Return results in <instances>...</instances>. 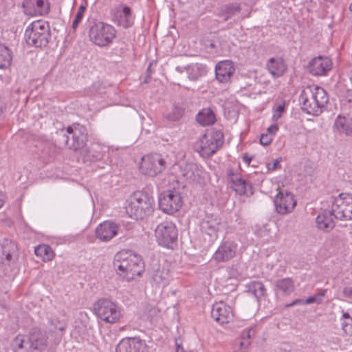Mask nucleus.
I'll list each match as a JSON object with an SVG mask.
<instances>
[{"label": "nucleus", "instance_id": "f257e3e1", "mask_svg": "<svg viewBox=\"0 0 352 352\" xmlns=\"http://www.w3.org/2000/svg\"><path fill=\"white\" fill-rule=\"evenodd\" d=\"M113 265L118 274L127 280L134 279L135 276H140L144 271L141 256L131 250L118 252L115 255Z\"/></svg>", "mask_w": 352, "mask_h": 352}, {"label": "nucleus", "instance_id": "f03ea898", "mask_svg": "<svg viewBox=\"0 0 352 352\" xmlns=\"http://www.w3.org/2000/svg\"><path fill=\"white\" fill-rule=\"evenodd\" d=\"M329 100L326 91L318 86L307 87L300 96L302 109L308 114L318 116Z\"/></svg>", "mask_w": 352, "mask_h": 352}, {"label": "nucleus", "instance_id": "7ed1b4c3", "mask_svg": "<svg viewBox=\"0 0 352 352\" xmlns=\"http://www.w3.org/2000/svg\"><path fill=\"white\" fill-rule=\"evenodd\" d=\"M153 198L151 192L146 190L134 192L130 201L126 206V212L133 219H142L152 214L153 211Z\"/></svg>", "mask_w": 352, "mask_h": 352}, {"label": "nucleus", "instance_id": "20e7f679", "mask_svg": "<svg viewBox=\"0 0 352 352\" xmlns=\"http://www.w3.org/2000/svg\"><path fill=\"white\" fill-rule=\"evenodd\" d=\"M59 142L74 151L84 150L88 141L86 128L80 124H74L67 128L66 132L62 129L58 133Z\"/></svg>", "mask_w": 352, "mask_h": 352}, {"label": "nucleus", "instance_id": "39448f33", "mask_svg": "<svg viewBox=\"0 0 352 352\" xmlns=\"http://www.w3.org/2000/svg\"><path fill=\"white\" fill-rule=\"evenodd\" d=\"M51 38L50 27L47 22L37 21L32 23L25 30L26 43L35 47L47 45Z\"/></svg>", "mask_w": 352, "mask_h": 352}, {"label": "nucleus", "instance_id": "423d86ee", "mask_svg": "<svg viewBox=\"0 0 352 352\" xmlns=\"http://www.w3.org/2000/svg\"><path fill=\"white\" fill-rule=\"evenodd\" d=\"M116 34V30L113 26L102 21L94 23L89 31L91 41L100 47L107 46L111 43Z\"/></svg>", "mask_w": 352, "mask_h": 352}, {"label": "nucleus", "instance_id": "0eeeda50", "mask_svg": "<svg viewBox=\"0 0 352 352\" xmlns=\"http://www.w3.org/2000/svg\"><path fill=\"white\" fill-rule=\"evenodd\" d=\"M94 310L97 317L107 323H116L121 316L118 305L105 298L96 301L94 305Z\"/></svg>", "mask_w": 352, "mask_h": 352}, {"label": "nucleus", "instance_id": "6e6552de", "mask_svg": "<svg viewBox=\"0 0 352 352\" xmlns=\"http://www.w3.org/2000/svg\"><path fill=\"white\" fill-rule=\"evenodd\" d=\"M158 244L168 249H173L177 243L178 232L176 226L170 221L160 223L155 230Z\"/></svg>", "mask_w": 352, "mask_h": 352}, {"label": "nucleus", "instance_id": "1a4fd4ad", "mask_svg": "<svg viewBox=\"0 0 352 352\" xmlns=\"http://www.w3.org/2000/svg\"><path fill=\"white\" fill-rule=\"evenodd\" d=\"M160 208L166 214L177 212L182 206L180 192L175 189L162 192L158 198Z\"/></svg>", "mask_w": 352, "mask_h": 352}, {"label": "nucleus", "instance_id": "9d476101", "mask_svg": "<svg viewBox=\"0 0 352 352\" xmlns=\"http://www.w3.org/2000/svg\"><path fill=\"white\" fill-rule=\"evenodd\" d=\"M166 162L160 154L153 153L142 158L140 170L144 175L155 177L165 168Z\"/></svg>", "mask_w": 352, "mask_h": 352}, {"label": "nucleus", "instance_id": "9b49d317", "mask_svg": "<svg viewBox=\"0 0 352 352\" xmlns=\"http://www.w3.org/2000/svg\"><path fill=\"white\" fill-rule=\"evenodd\" d=\"M221 219L213 214H206L200 222V230L208 236V241L213 242L218 237Z\"/></svg>", "mask_w": 352, "mask_h": 352}, {"label": "nucleus", "instance_id": "f8f14e48", "mask_svg": "<svg viewBox=\"0 0 352 352\" xmlns=\"http://www.w3.org/2000/svg\"><path fill=\"white\" fill-rule=\"evenodd\" d=\"M116 352H148V349L145 340L138 337H129L120 341Z\"/></svg>", "mask_w": 352, "mask_h": 352}, {"label": "nucleus", "instance_id": "ddd939ff", "mask_svg": "<svg viewBox=\"0 0 352 352\" xmlns=\"http://www.w3.org/2000/svg\"><path fill=\"white\" fill-rule=\"evenodd\" d=\"M276 211L280 214L291 212L296 205L294 195L292 192H279L274 200Z\"/></svg>", "mask_w": 352, "mask_h": 352}, {"label": "nucleus", "instance_id": "4468645a", "mask_svg": "<svg viewBox=\"0 0 352 352\" xmlns=\"http://www.w3.org/2000/svg\"><path fill=\"white\" fill-rule=\"evenodd\" d=\"M122 10L116 7L111 10L113 21L119 26L126 29L131 27L134 23L131 9L126 5H122Z\"/></svg>", "mask_w": 352, "mask_h": 352}, {"label": "nucleus", "instance_id": "2eb2a0df", "mask_svg": "<svg viewBox=\"0 0 352 352\" xmlns=\"http://www.w3.org/2000/svg\"><path fill=\"white\" fill-rule=\"evenodd\" d=\"M27 337V345L32 350H44L47 345V336L46 332L38 328L32 329Z\"/></svg>", "mask_w": 352, "mask_h": 352}, {"label": "nucleus", "instance_id": "dca6fc26", "mask_svg": "<svg viewBox=\"0 0 352 352\" xmlns=\"http://www.w3.org/2000/svg\"><path fill=\"white\" fill-rule=\"evenodd\" d=\"M237 245L230 241L223 242L213 254L212 258L217 263H223L233 258L236 253Z\"/></svg>", "mask_w": 352, "mask_h": 352}, {"label": "nucleus", "instance_id": "f3484780", "mask_svg": "<svg viewBox=\"0 0 352 352\" xmlns=\"http://www.w3.org/2000/svg\"><path fill=\"white\" fill-rule=\"evenodd\" d=\"M331 67L332 62L328 57L319 56L309 61L307 69L314 76H324L331 70Z\"/></svg>", "mask_w": 352, "mask_h": 352}, {"label": "nucleus", "instance_id": "a211bd4d", "mask_svg": "<svg viewBox=\"0 0 352 352\" xmlns=\"http://www.w3.org/2000/svg\"><path fill=\"white\" fill-rule=\"evenodd\" d=\"M211 317L221 324L228 323L233 318L232 309L223 302L212 305Z\"/></svg>", "mask_w": 352, "mask_h": 352}, {"label": "nucleus", "instance_id": "6ab92c4d", "mask_svg": "<svg viewBox=\"0 0 352 352\" xmlns=\"http://www.w3.org/2000/svg\"><path fill=\"white\" fill-rule=\"evenodd\" d=\"M107 147L99 143H92L82 152L84 162H96L103 160Z\"/></svg>", "mask_w": 352, "mask_h": 352}, {"label": "nucleus", "instance_id": "aec40b11", "mask_svg": "<svg viewBox=\"0 0 352 352\" xmlns=\"http://www.w3.org/2000/svg\"><path fill=\"white\" fill-rule=\"evenodd\" d=\"M195 151L202 157H209L214 155L217 149L209 138V134H204L194 144Z\"/></svg>", "mask_w": 352, "mask_h": 352}, {"label": "nucleus", "instance_id": "412c9836", "mask_svg": "<svg viewBox=\"0 0 352 352\" xmlns=\"http://www.w3.org/2000/svg\"><path fill=\"white\" fill-rule=\"evenodd\" d=\"M235 72V67L231 60H223L215 67V76L217 80L225 83L230 81Z\"/></svg>", "mask_w": 352, "mask_h": 352}, {"label": "nucleus", "instance_id": "4be33fe9", "mask_svg": "<svg viewBox=\"0 0 352 352\" xmlns=\"http://www.w3.org/2000/svg\"><path fill=\"white\" fill-rule=\"evenodd\" d=\"M118 226L111 221L100 223L96 230V236L102 241H109L118 234Z\"/></svg>", "mask_w": 352, "mask_h": 352}, {"label": "nucleus", "instance_id": "5701e85b", "mask_svg": "<svg viewBox=\"0 0 352 352\" xmlns=\"http://www.w3.org/2000/svg\"><path fill=\"white\" fill-rule=\"evenodd\" d=\"M333 215L334 213L331 210H324L321 214H319L316 219L317 228L327 232L332 230L336 226Z\"/></svg>", "mask_w": 352, "mask_h": 352}, {"label": "nucleus", "instance_id": "b1692460", "mask_svg": "<svg viewBox=\"0 0 352 352\" xmlns=\"http://www.w3.org/2000/svg\"><path fill=\"white\" fill-rule=\"evenodd\" d=\"M231 188L239 195L248 196L253 195V184L248 181L236 176V178H232Z\"/></svg>", "mask_w": 352, "mask_h": 352}, {"label": "nucleus", "instance_id": "393cba45", "mask_svg": "<svg viewBox=\"0 0 352 352\" xmlns=\"http://www.w3.org/2000/svg\"><path fill=\"white\" fill-rule=\"evenodd\" d=\"M270 73L274 77L281 76L287 69V65L280 58H271L267 63Z\"/></svg>", "mask_w": 352, "mask_h": 352}, {"label": "nucleus", "instance_id": "a878e982", "mask_svg": "<svg viewBox=\"0 0 352 352\" xmlns=\"http://www.w3.org/2000/svg\"><path fill=\"white\" fill-rule=\"evenodd\" d=\"M246 292L252 294L257 300L267 296V289L261 281L253 280L245 286Z\"/></svg>", "mask_w": 352, "mask_h": 352}, {"label": "nucleus", "instance_id": "bb28decb", "mask_svg": "<svg viewBox=\"0 0 352 352\" xmlns=\"http://www.w3.org/2000/svg\"><path fill=\"white\" fill-rule=\"evenodd\" d=\"M198 123L202 126H209L216 122V116L210 108H204L196 116Z\"/></svg>", "mask_w": 352, "mask_h": 352}, {"label": "nucleus", "instance_id": "cd10ccee", "mask_svg": "<svg viewBox=\"0 0 352 352\" xmlns=\"http://www.w3.org/2000/svg\"><path fill=\"white\" fill-rule=\"evenodd\" d=\"M327 289H321L319 292H318L314 296H311L308 297L306 300L303 299H296L292 302L291 303L286 305L287 307H293L295 305H305V304H321L323 302V298L326 295Z\"/></svg>", "mask_w": 352, "mask_h": 352}, {"label": "nucleus", "instance_id": "c85d7f7f", "mask_svg": "<svg viewBox=\"0 0 352 352\" xmlns=\"http://www.w3.org/2000/svg\"><path fill=\"white\" fill-rule=\"evenodd\" d=\"M206 73V66L201 63H194L187 66L188 77L190 80L195 81Z\"/></svg>", "mask_w": 352, "mask_h": 352}, {"label": "nucleus", "instance_id": "c756f323", "mask_svg": "<svg viewBox=\"0 0 352 352\" xmlns=\"http://www.w3.org/2000/svg\"><path fill=\"white\" fill-rule=\"evenodd\" d=\"M275 289L284 295H289L295 289L294 282L291 278L278 279L274 283Z\"/></svg>", "mask_w": 352, "mask_h": 352}, {"label": "nucleus", "instance_id": "7c9ffc66", "mask_svg": "<svg viewBox=\"0 0 352 352\" xmlns=\"http://www.w3.org/2000/svg\"><path fill=\"white\" fill-rule=\"evenodd\" d=\"M241 10V7L237 3L226 4L221 7L219 16L223 17V21H227L233 16L239 14Z\"/></svg>", "mask_w": 352, "mask_h": 352}, {"label": "nucleus", "instance_id": "2f4dec72", "mask_svg": "<svg viewBox=\"0 0 352 352\" xmlns=\"http://www.w3.org/2000/svg\"><path fill=\"white\" fill-rule=\"evenodd\" d=\"M334 126L342 133L347 136H352V122L341 116H338L335 121Z\"/></svg>", "mask_w": 352, "mask_h": 352}, {"label": "nucleus", "instance_id": "473e14b6", "mask_svg": "<svg viewBox=\"0 0 352 352\" xmlns=\"http://www.w3.org/2000/svg\"><path fill=\"white\" fill-rule=\"evenodd\" d=\"M201 173L197 164L188 163L184 168L183 175L186 179L195 181L200 177Z\"/></svg>", "mask_w": 352, "mask_h": 352}, {"label": "nucleus", "instance_id": "72a5a7b5", "mask_svg": "<svg viewBox=\"0 0 352 352\" xmlns=\"http://www.w3.org/2000/svg\"><path fill=\"white\" fill-rule=\"evenodd\" d=\"M185 109L182 104H175L168 113L164 116V118L170 122H178L184 115Z\"/></svg>", "mask_w": 352, "mask_h": 352}, {"label": "nucleus", "instance_id": "f704fd0d", "mask_svg": "<svg viewBox=\"0 0 352 352\" xmlns=\"http://www.w3.org/2000/svg\"><path fill=\"white\" fill-rule=\"evenodd\" d=\"M2 255L6 256V260L9 262L12 257V254L17 250L16 245L8 239H3L1 242Z\"/></svg>", "mask_w": 352, "mask_h": 352}, {"label": "nucleus", "instance_id": "c9c22d12", "mask_svg": "<svg viewBox=\"0 0 352 352\" xmlns=\"http://www.w3.org/2000/svg\"><path fill=\"white\" fill-rule=\"evenodd\" d=\"M11 51L5 45H0V69L8 67L12 62Z\"/></svg>", "mask_w": 352, "mask_h": 352}, {"label": "nucleus", "instance_id": "e433bc0d", "mask_svg": "<svg viewBox=\"0 0 352 352\" xmlns=\"http://www.w3.org/2000/svg\"><path fill=\"white\" fill-rule=\"evenodd\" d=\"M26 342V336H17L12 342V347L14 352H30L32 351L31 347L27 345Z\"/></svg>", "mask_w": 352, "mask_h": 352}, {"label": "nucleus", "instance_id": "4c0bfd02", "mask_svg": "<svg viewBox=\"0 0 352 352\" xmlns=\"http://www.w3.org/2000/svg\"><path fill=\"white\" fill-rule=\"evenodd\" d=\"M349 199L352 201V194L349 192L340 193L338 197L333 198L331 210L333 213L337 209L344 208V200Z\"/></svg>", "mask_w": 352, "mask_h": 352}, {"label": "nucleus", "instance_id": "58836bf2", "mask_svg": "<svg viewBox=\"0 0 352 352\" xmlns=\"http://www.w3.org/2000/svg\"><path fill=\"white\" fill-rule=\"evenodd\" d=\"M37 256L42 257L43 260L51 261L54 258V252L47 245H40L34 250Z\"/></svg>", "mask_w": 352, "mask_h": 352}, {"label": "nucleus", "instance_id": "ea45409f", "mask_svg": "<svg viewBox=\"0 0 352 352\" xmlns=\"http://www.w3.org/2000/svg\"><path fill=\"white\" fill-rule=\"evenodd\" d=\"M159 312V309L155 307L147 305L144 307L142 317L144 320H149L151 322H153L155 318L157 316Z\"/></svg>", "mask_w": 352, "mask_h": 352}, {"label": "nucleus", "instance_id": "a19ab883", "mask_svg": "<svg viewBox=\"0 0 352 352\" xmlns=\"http://www.w3.org/2000/svg\"><path fill=\"white\" fill-rule=\"evenodd\" d=\"M342 318L346 320L342 324V330L346 334L352 336V311L343 312Z\"/></svg>", "mask_w": 352, "mask_h": 352}, {"label": "nucleus", "instance_id": "79ce46f5", "mask_svg": "<svg viewBox=\"0 0 352 352\" xmlns=\"http://www.w3.org/2000/svg\"><path fill=\"white\" fill-rule=\"evenodd\" d=\"M209 138L212 141V143L217 146V149L223 144V133L221 130H214L209 134Z\"/></svg>", "mask_w": 352, "mask_h": 352}, {"label": "nucleus", "instance_id": "37998d69", "mask_svg": "<svg viewBox=\"0 0 352 352\" xmlns=\"http://www.w3.org/2000/svg\"><path fill=\"white\" fill-rule=\"evenodd\" d=\"M36 15L46 14L50 12V7L48 2L44 0H36Z\"/></svg>", "mask_w": 352, "mask_h": 352}, {"label": "nucleus", "instance_id": "c03bdc74", "mask_svg": "<svg viewBox=\"0 0 352 352\" xmlns=\"http://www.w3.org/2000/svg\"><path fill=\"white\" fill-rule=\"evenodd\" d=\"M36 0H24L22 4L25 14L36 16Z\"/></svg>", "mask_w": 352, "mask_h": 352}, {"label": "nucleus", "instance_id": "a18cd8bd", "mask_svg": "<svg viewBox=\"0 0 352 352\" xmlns=\"http://www.w3.org/2000/svg\"><path fill=\"white\" fill-rule=\"evenodd\" d=\"M85 10H86V8L85 6H82L81 5L79 8H78V12L76 13V16H75V19L73 21V23H72V29L73 30H76L80 22L81 21L82 17H83V15H84V13L85 12Z\"/></svg>", "mask_w": 352, "mask_h": 352}, {"label": "nucleus", "instance_id": "49530a36", "mask_svg": "<svg viewBox=\"0 0 352 352\" xmlns=\"http://www.w3.org/2000/svg\"><path fill=\"white\" fill-rule=\"evenodd\" d=\"M348 208H344L340 209H337L334 212L333 219H336L341 221H346L351 220L352 219L351 216H348L346 212H347Z\"/></svg>", "mask_w": 352, "mask_h": 352}, {"label": "nucleus", "instance_id": "de8ad7c7", "mask_svg": "<svg viewBox=\"0 0 352 352\" xmlns=\"http://www.w3.org/2000/svg\"><path fill=\"white\" fill-rule=\"evenodd\" d=\"M153 280L159 285H166L167 283L166 278L163 276V273L160 272H156L153 276Z\"/></svg>", "mask_w": 352, "mask_h": 352}, {"label": "nucleus", "instance_id": "09e8293b", "mask_svg": "<svg viewBox=\"0 0 352 352\" xmlns=\"http://www.w3.org/2000/svg\"><path fill=\"white\" fill-rule=\"evenodd\" d=\"M272 140L273 137H272L270 134L265 133L261 135L260 143L263 146H268L272 143Z\"/></svg>", "mask_w": 352, "mask_h": 352}, {"label": "nucleus", "instance_id": "8fccbe9b", "mask_svg": "<svg viewBox=\"0 0 352 352\" xmlns=\"http://www.w3.org/2000/svg\"><path fill=\"white\" fill-rule=\"evenodd\" d=\"M281 161H282V158L278 157V158L274 160L272 164L268 163L267 164V168L268 170H276L278 168H280V162Z\"/></svg>", "mask_w": 352, "mask_h": 352}, {"label": "nucleus", "instance_id": "3c124183", "mask_svg": "<svg viewBox=\"0 0 352 352\" xmlns=\"http://www.w3.org/2000/svg\"><path fill=\"white\" fill-rule=\"evenodd\" d=\"M251 344V341L248 339L241 340L236 344V346L241 349H246L248 351L249 346Z\"/></svg>", "mask_w": 352, "mask_h": 352}, {"label": "nucleus", "instance_id": "603ef678", "mask_svg": "<svg viewBox=\"0 0 352 352\" xmlns=\"http://www.w3.org/2000/svg\"><path fill=\"white\" fill-rule=\"evenodd\" d=\"M254 330L253 329H249L248 331H244L242 333L241 339L242 340L248 339L249 340H250V338L252 336H254Z\"/></svg>", "mask_w": 352, "mask_h": 352}, {"label": "nucleus", "instance_id": "864d4df0", "mask_svg": "<svg viewBox=\"0 0 352 352\" xmlns=\"http://www.w3.org/2000/svg\"><path fill=\"white\" fill-rule=\"evenodd\" d=\"M278 130V126L276 124H272L267 129V134H270L273 137Z\"/></svg>", "mask_w": 352, "mask_h": 352}, {"label": "nucleus", "instance_id": "5fc2aeb1", "mask_svg": "<svg viewBox=\"0 0 352 352\" xmlns=\"http://www.w3.org/2000/svg\"><path fill=\"white\" fill-rule=\"evenodd\" d=\"M285 111V102L282 104H279L276 108L277 113L274 115V118L278 119L281 117L282 113Z\"/></svg>", "mask_w": 352, "mask_h": 352}, {"label": "nucleus", "instance_id": "6e6d98bb", "mask_svg": "<svg viewBox=\"0 0 352 352\" xmlns=\"http://www.w3.org/2000/svg\"><path fill=\"white\" fill-rule=\"evenodd\" d=\"M342 294L344 297L352 298V287H344Z\"/></svg>", "mask_w": 352, "mask_h": 352}, {"label": "nucleus", "instance_id": "4d7b16f0", "mask_svg": "<svg viewBox=\"0 0 352 352\" xmlns=\"http://www.w3.org/2000/svg\"><path fill=\"white\" fill-rule=\"evenodd\" d=\"M175 346L176 350L175 352H186L184 348L182 347V342L179 338L175 339Z\"/></svg>", "mask_w": 352, "mask_h": 352}, {"label": "nucleus", "instance_id": "13d9d810", "mask_svg": "<svg viewBox=\"0 0 352 352\" xmlns=\"http://www.w3.org/2000/svg\"><path fill=\"white\" fill-rule=\"evenodd\" d=\"M252 157H250L248 153H245L243 156V160L248 164H250Z\"/></svg>", "mask_w": 352, "mask_h": 352}, {"label": "nucleus", "instance_id": "bf43d9fd", "mask_svg": "<svg viewBox=\"0 0 352 352\" xmlns=\"http://www.w3.org/2000/svg\"><path fill=\"white\" fill-rule=\"evenodd\" d=\"M151 73V63L149 64L147 69H146V77L144 80V82L145 83H147L148 81V78H150V74Z\"/></svg>", "mask_w": 352, "mask_h": 352}, {"label": "nucleus", "instance_id": "052dcab7", "mask_svg": "<svg viewBox=\"0 0 352 352\" xmlns=\"http://www.w3.org/2000/svg\"><path fill=\"white\" fill-rule=\"evenodd\" d=\"M52 324H54L55 329H58L60 331H64L65 330V329H66V326L64 324H60V326H57L55 323H54L53 320L52 321Z\"/></svg>", "mask_w": 352, "mask_h": 352}, {"label": "nucleus", "instance_id": "680f3d73", "mask_svg": "<svg viewBox=\"0 0 352 352\" xmlns=\"http://www.w3.org/2000/svg\"><path fill=\"white\" fill-rule=\"evenodd\" d=\"M175 70L178 73H180V74H182L184 71H186L187 72V66H184V67L177 66V67H176Z\"/></svg>", "mask_w": 352, "mask_h": 352}, {"label": "nucleus", "instance_id": "e2e57ef3", "mask_svg": "<svg viewBox=\"0 0 352 352\" xmlns=\"http://www.w3.org/2000/svg\"><path fill=\"white\" fill-rule=\"evenodd\" d=\"M234 352H247L246 349H241L237 346H235Z\"/></svg>", "mask_w": 352, "mask_h": 352}, {"label": "nucleus", "instance_id": "0e129e2a", "mask_svg": "<svg viewBox=\"0 0 352 352\" xmlns=\"http://www.w3.org/2000/svg\"><path fill=\"white\" fill-rule=\"evenodd\" d=\"M344 208H347L350 204H352V201L349 199L344 200Z\"/></svg>", "mask_w": 352, "mask_h": 352}, {"label": "nucleus", "instance_id": "69168bd1", "mask_svg": "<svg viewBox=\"0 0 352 352\" xmlns=\"http://www.w3.org/2000/svg\"><path fill=\"white\" fill-rule=\"evenodd\" d=\"M228 177H230V179L232 180V178H236V176L234 173L232 172V170H230V173H228Z\"/></svg>", "mask_w": 352, "mask_h": 352}, {"label": "nucleus", "instance_id": "338daca9", "mask_svg": "<svg viewBox=\"0 0 352 352\" xmlns=\"http://www.w3.org/2000/svg\"><path fill=\"white\" fill-rule=\"evenodd\" d=\"M210 46L212 48L215 47V45H214V43H211L210 44Z\"/></svg>", "mask_w": 352, "mask_h": 352}, {"label": "nucleus", "instance_id": "774afa93", "mask_svg": "<svg viewBox=\"0 0 352 352\" xmlns=\"http://www.w3.org/2000/svg\"><path fill=\"white\" fill-rule=\"evenodd\" d=\"M349 9H350V10L352 12V3H351V4L350 5V6H349Z\"/></svg>", "mask_w": 352, "mask_h": 352}]
</instances>
